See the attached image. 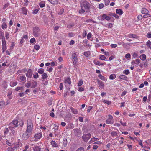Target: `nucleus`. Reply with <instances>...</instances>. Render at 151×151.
I'll use <instances>...</instances> for the list:
<instances>
[{
	"label": "nucleus",
	"mask_w": 151,
	"mask_h": 151,
	"mask_svg": "<svg viewBox=\"0 0 151 151\" xmlns=\"http://www.w3.org/2000/svg\"><path fill=\"white\" fill-rule=\"evenodd\" d=\"M81 9L79 10V12L81 14L84 13L86 10L87 12V10H88L90 9L89 3H88L86 0H83L82 1L81 4Z\"/></svg>",
	"instance_id": "nucleus-1"
},
{
	"label": "nucleus",
	"mask_w": 151,
	"mask_h": 151,
	"mask_svg": "<svg viewBox=\"0 0 151 151\" xmlns=\"http://www.w3.org/2000/svg\"><path fill=\"white\" fill-rule=\"evenodd\" d=\"M33 129V124L32 121L29 119L27 121V127L26 130L27 132L32 133Z\"/></svg>",
	"instance_id": "nucleus-2"
},
{
	"label": "nucleus",
	"mask_w": 151,
	"mask_h": 151,
	"mask_svg": "<svg viewBox=\"0 0 151 151\" xmlns=\"http://www.w3.org/2000/svg\"><path fill=\"white\" fill-rule=\"evenodd\" d=\"M19 122L18 120L14 119L9 124V129H14L18 126Z\"/></svg>",
	"instance_id": "nucleus-3"
},
{
	"label": "nucleus",
	"mask_w": 151,
	"mask_h": 151,
	"mask_svg": "<svg viewBox=\"0 0 151 151\" xmlns=\"http://www.w3.org/2000/svg\"><path fill=\"white\" fill-rule=\"evenodd\" d=\"M73 63L74 66L76 65V63L78 62V59L75 53L73 54L72 55Z\"/></svg>",
	"instance_id": "nucleus-4"
},
{
	"label": "nucleus",
	"mask_w": 151,
	"mask_h": 151,
	"mask_svg": "<svg viewBox=\"0 0 151 151\" xmlns=\"http://www.w3.org/2000/svg\"><path fill=\"white\" fill-rule=\"evenodd\" d=\"M40 30L37 27H35L33 28V35L35 37H38L39 35Z\"/></svg>",
	"instance_id": "nucleus-5"
},
{
	"label": "nucleus",
	"mask_w": 151,
	"mask_h": 151,
	"mask_svg": "<svg viewBox=\"0 0 151 151\" xmlns=\"http://www.w3.org/2000/svg\"><path fill=\"white\" fill-rule=\"evenodd\" d=\"M91 137V134L90 133L88 134H84L82 136V138L85 142H87L88 141Z\"/></svg>",
	"instance_id": "nucleus-6"
},
{
	"label": "nucleus",
	"mask_w": 151,
	"mask_h": 151,
	"mask_svg": "<svg viewBox=\"0 0 151 151\" xmlns=\"http://www.w3.org/2000/svg\"><path fill=\"white\" fill-rule=\"evenodd\" d=\"M31 134V133L26 131L24 132L22 135L23 138L24 140L27 139L29 137Z\"/></svg>",
	"instance_id": "nucleus-7"
},
{
	"label": "nucleus",
	"mask_w": 151,
	"mask_h": 151,
	"mask_svg": "<svg viewBox=\"0 0 151 151\" xmlns=\"http://www.w3.org/2000/svg\"><path fill=\"white\" fill-rule=\"evenodd\" d=\"M106 123L107 124H112L114 123V119L111 115H109V118L106 120Z\"/></svg>",
	"instance_id": "nucleus-8"
},
{
	"label": "nucleus",
	"mask_w": 151,
	"mask_h": 151,
	"mask_svg": "<svg viewBox=\"0 0 151 151\" xmlns=\"http://www.w3.org/2000/svg\"><path fill=\"white\" fill-rule=\"evenodd\" d=\"M42 136V135L41 133H38L36 134L34 136V137L35 138V139L33 141H37V139H40V138H41Z\"/></svg>",
	"instance_id": "nucleus-9"
},
{
	"label": "nucleus",
	"mask_w": 151,
	"mask_h": 151,
	"mask_svg": "<svg viewBox=\"0 0 151 151\" xmlns=\"http://www.w3.org/2000/svg\"><path fill=\"white\" fill-rule=\"evenodd\" d=\"M32 75V72L31 70L29 69L26 74V76L27 77L31 78V77Z\"/></svg>",
	"instance_id": "nucleus-10"
},
{
	"label": "nucleus",
	"mask_w": 151,
	"mask_h": 151,
	"mask_svg": "<svg viewBox=\"0 0 151 151\" xmlns=\"http://www.w3.org/2000/svg\"><path fill=\"white\" fill-rule=\"evenodd\" d=\"M102 20H103L104 19L109 21L111 19V17L109 16H107L106 14H104L102 15Z\"/></svg>",
	"instance_id": "nucleus-11"
},
{
	"label": "nucleus",
	"mask_w": 151,
	"mask_h": 151,
	"mask_svg": "<svg viewBox=\"0 0 151 151\" xmlns=\"http://www.w3.org/2000/svg\"><path fill=\"white\" fill-rule=\"evenodd\" d=\"M2 43L3 46V52H4V50L6 49V42L5 39H2Z\"/></svg>",
	"instance_id": "nucleus-12"
},
{
	"label": "nucleus",
	"mask_w": 151,
	"mask_h": 151,
	"mask_svg": "<svg viewBox=\"0 0 151 151\" xmlns=\"http://www.w3.org/2000/svg\"><path fill=\"white\" fill-rule=\"evenodd\" d=\"M149 11L145 8L142 9L141 13L142 14H147L149 13Z\"/></svg>",
	"instance_id": "nucleus-13"
},
{
	"label": "nucleus",
	"mask_w": 151,
	"mask_h": 151,
	"mask_svg": "<svg viewBox=\"0 0 151 151\" xmlns=\"http://www.w3.org/2000/svg\"><path fill=\"white\" fill-rule=\"evenodd\" d=\"M127 36L130 38H137V35L133 34H129L127 35Z\"/></svg>",
	"instance_id": "nucleus-14"
},
{
	"label": "nucleus",
	"mask_w": 151,
	"mask_h": 151,
	"mask_svg": "<svg viewBox=\"0 0 151 151\" xmlns=\"http://www.w3.org/2000/svg\"><path fill=\"white\" fill-rule=\"evenodd\" d=\"M41 148L40 147L37 146H35L33 147L34 151H41Z\"/></svg>",
	"instance_id": "nucleus-15"
},
{
	"label": "nucleus",
	"mask_w": 151,
	"mask_h": 151,
	"mask_svg": "<svg viewBox=\"0 0 151 151\" xmlns=\"http://www.w3.org/2000/svg\"><path fill=\"white\" fill-rule=\"evenodd\" d=\"M98 83L100 88H103L104 86V84L100 80H98Z\"/></svg>",
	"instance_id": "nucleus-16"
},
{
	"label": "nucleus",
	"mask_w": 151,
	"mask_h": 151,
	"mask_svg": "<svg viewBox=\"0 0 151 151\" xmlns=\"http://www.w3.org/2000/svg\"><path fill=\"white\" fill-rule=\"evenodd\" d=\"M51 144L54 147H58V145L57 144L55 141H52L51 142Z\"/></svg>",
	"instance_id": "nucleus-17"
},
{
	"label": "nucleus",
	"mask_w": 151,
	"mask_h": 151,
	"mask_svg": "<svg viewBox=\"0 0 151 151\" xmlns=\"http://www.w3.org/2000/svg\"><path fill=\"white\" fill-rule=\"evenodd\" d=\"M123 12L122 10L120 9H116V13L120 15H121L123 14Z\"/></svg>",
	"instance_id": "nucleus-18"
},
{
	"label": "nucleus",
	"mask_w": 151,
	"mask_h": 151,
	"mask_svg": "<svg viewBox=\"0 0 151 151\" xmlns=\"http://www.w3.org/2000/svg\"><path fill=\"white\" fill-rule=\"evenodd\" d=\"M37 82L36 81H33L31 83V88H35L37 86Z\"/></svg>",
	"instance_id": "nucleus-19"
},
{
	"label": "nucleus",
	"mask_w": 151,
	"mask_h": 151,
	"mask_svg": "<svg viewBox=\"0 0 151 151\" xmlns=\"http://www.w3.org/2000/svg\"><path fill=\"white\" fill-rule=\"evenodd\" d=\"M50 3L53 4H57L58 2L57 0H48Z\"/></svg>",
	"instance_id": "nucleus-20"
},
{
	"label": "nucleus",
	"mask_w": 151,
	"mask_h": 151,
	"mask_svg": "<svg viewBox=\"0 0 151 151\" xmlns=\"http://www.w3.org/2000/svg\"><path fill=\"white\" fill-rule=\"evenodd\" d=\"M71 82L70 78L69 77L67 78L65 80V83H67L68 84L70 85L71 84Z\"/></svg>",
	"instance_id": "nucleus-21"
},
{
	"label": "nucleus",
	"mask_w": 151,
	"mask_h": 151,
	"mask_svg": "<svg viewBox=\"0 0 151 151\" xmlns=\"http://www.w3.org/2000/svg\"><path fill=\"white\" fill-rule=\"evenodd\" d=\"M90 54V52L89 51L85 52L83 53V55L86 57H89Z\"/></svg>",
	"instance_id": "nucleus-22"
},
{
	"label": "nucleus",
	"mask_w": 151,
	"mask_h": 151,
	"mask_svg": "<svg viewBox=\"0 0 151 151\" xmlns=\"http://www.w3.org/2000/svg\"><path fill=\"white\" fill-rule=\"evenodd\" d=\"M48 75L45 73H43L42 75V78L43 79H45L47 78Z\"/></svg>",
	"instance_id": "nucleus-23"
},
{
	"label": "nucleus",
	"mask_w": 151,
	"mask_h": 151,
	"mask_svg": "<svg viewBox=\"0 0 151 151\" xmlns=\"http://www.w3.org/2000/svg\"><path fill=\"white\" fill-rule=\"evenodd\" d=\"M98 77L100 79L105 81L106 80V79L104 76H103L101 74H100L98 75Z\"/></svg>",
	"instance_id": "nucleus-24"
},
{
	"label": "nucleus",
	"mask_w": 151,
	"mask_h": 151,
	"mask_svg": "<svg viewBox=\"0 0 151 151\" xmlns=\"http://www.w3.org/2000/svg\"><path fill=\"white\" fill-rule=\"evenodd\" d=\"M119 78L121 79L126 80L127 78V77L124 75H121L119 76Z\"/></svg>",
	"instance_id": "nucleus-25"
},
{
	"label": "nucleus",
	"mask_w": 151,
	"mask_h": 151,
	"mask_svg": "<svg viewBox=\"0 0 151 151\" xmlns=\"http://www.w3.org/2000/svg\"><path fill=\"white\" fill-rule=\"evenodd\" d=\"M17 83V82L11 81L10 83V86L12 87H13L15 86Z\"/></svg>",
	"instance_id": "nucleus-26"
},
{
	"label": "nucleus",
	"mask_w": 151,
	"mask_h": 151,
	"mask_svg": "<svg viewBox=\"0 0 151 151\" xmlns=\"http://www.w3.org/2000/svg\"><path fill=\"white\" fill-rule=\"evenodd\" d=\"M140 58L142 60H144L146 58V56L145 55L143 54L140 56Z\"/></svg>",
	"instance_id": "nucleus-27"
},
{
	"label": "nucleus",
	"mask_w": 151,
	"mask_h": 151,
	"mask_svg": "<svg viewBox=\"0 0 151 151\" xmlns=\"http://www.w3.org/2000/svg\"><path fill=\"white\" fill-rule=\"evenodd\" d=\"M38 73L40 74H42L44 73V70L42 68H40L38 70Z\"/></svg>",
	"instance_id": "nucleus-28"
},
{
	"label": "nucleus",
	"mask_w": 151,
	"mask_h": 151,
	"mask_svg": "<svg viewBox=\"0 0 151 151\" xmlns=\"http://www.w3.org/2000/svg\"><path fill=\"white\" fill-rule=\"evenodd\" d=\"M22 10L23 11V13L25 15H26L27 14V10L25 7H23L22 8Z\"/></svg>",
	"instance_id": "nucleus-29"
},
{
	"label": "nucleus",
	"mask_w": 151,
	"mask_h": 151,
	"mask_svg": "<svg viewBox=\"0 0 151 151\" xmlns=\"http://www.w3.org/2000/svg\"><path fill=\"white\" fill-rule=\"evenodd\" d=\"M103 102L104 103L108 105H109L111 104V102L109 100H103Z\"/></svg>",
	"instance_id": "nucleus-30"
},
{
	"label": "nucleus",
	"mask_w": 151,
	"mask_h": 151,
	"mask_svg": "<svg viewBox=\"0 0 151 151\" xmlns=\"http://www.w3.org/2000/svg\"><path fill=\"white\" fill-rule=\"evenodd\" d=\"M4 33L2 30L1 29L0 30V36L1 37H2L3 39H5L4 37Z\"/></svg>",
	"instance_id": "nucleus-31"
},
{
	"label": "nucleus",
	"mask_w": 151,
	"mask_h": 151,
	"mask_svg": "<svg viewBox=\"0 0 151 151\" xmlns=\"http://www.w3.org/2000/svg\"><path fill=\"white\" fill-rule=\"evenodd\" d=\"M7 27V25L5 22H4L2 24V28L3 29H6Z\"/></svg>",
	"instance_id": "nucleus-32"
},
{
	"label": "nucleus",
	"mask_w": 151,
	"mask_h": 151,
	"mask_svg": "<svg viewBox=\"0 0 151 151\" xmlns=\"http://www.w3.org/2000/svg\"><path fill=\"white\" fill-rule=\"evenodd\" d=\"M71 111L74 114H77L78 113V111L76 110L74 108H70Z\"/></svg>",
	"instance_id": "nucleus-33"
},
{
	"label": "nucleus",
	"mask_w": 151,
	"mask_h": 151,
	"mask_svg": "<svg viewBox=\"0 0 151 151\" xmlns=\"http://www.w3.org/2000/svg\"><path fill=\"white\" fill-rule=\"evenodd\" d=\"M116 78V75L114 74H112L109 76V79H114Z\"/></svg>",
	"instance_id": "nucleus-34"
},
{
	"label": "nucleus",
	"mask_w": 151,
	"mask_h": 151,
	"mask_svg": "<svg viewBox=\"0 0 151 151\" xmlns=\"http://www.w3.org/2000/svg\"><path fill=\"white\" fill-rule=\"evenodd\" d=\"M98 139L97 138L93 137V138L91 139L89 142L90 143H92L93 142L96 141Z\"/></svg>",
	"instance_id": "nucleus-35"
},
{
	"label": "nucleus",
	"mask_w": 151,
	"mask_h": 151,
	"mask_svg": "<svg viewBox=\"0 0 151 151\" xmlns=\"http://www.w3.org/2000/svg\"><path fill=\"white\" fill-rule=\"evenodd\" d=\"M110 15L114 16L116 19H118L119 18V16L115 13H111V14H110Z\"/></svg>",
	"instance_id": "nucleus-36"
},
{
	"label": "nucleus",
	"mask_w": 151,
	"mask_h": 151,
	"mask_svg": "<svg viewBox=\"0 0 151 151\" xmlns=\"http://www.w3.org/2000/svg\"><path fill=\"white\" fill-rule=\"evenodd\" d=\"M129 73V70L128 69L125 70L123 72V73L124 74H126V75H128Z\"/></svg>",
	"instance_id": "nucleus-37"
},
{
	"label": "nucleus",
	"mask_w": 151,
	"mask_h": 151,
	"mask_svg": "<svg viewBox=\"0 0 151 151\" xmlns=\"http://www.w3.org/2000/svg\"><path fill=\"white\" fill-rule=\"evenodd\" d=\"M5 105V103L3 101L0 102V109L2 108Z\"/></svg>",
	"instance_id": "nucleus-38"
},
{
	"label": "nucleus",
	"mask_w": 151,
	"mask_h": 151,
	"mask_svg": "<svg viewBox=\"0 0 151 151\" xmlns=\"http://www.w3.org/2000/svg\"><path fill=\"white\" fill-rule=\"evenodd\" d=\"M67 143V139L64 140L63 143V146L65 147L66 146Z\"/></svg>",
	"instance_id": "nucleus-39"
},
{
	"label": "nucleus",
	"mask_w": 151,
	"mask_h": 151,
	"mask_svg": "<svg viewBox=\"0 0 151 151\" xmlns=\"http://www.w3.org/2000/svg\"><path fill=\"white\" fill-rule=\"evenodd\" d=\"M14 147H12L11 146L8 147L7 148V150L8 151H14Z\"/></svg>",
	"instance_id": "nucleus-40"
},
{
	"label": "nucleus",
	"mask_w": 151,
	"mask_h": 151,
	"mask_svg": "<svg viewBox=\"0 0 151 151\" xmlns=\"http://www.w3.org/2000/svg\"><path fill=\"white\" fill-rule=\"evenodd\" d=\"M68 128H67V129H72L74 127L73 124H69L68 126Z\"/></svg>",
	"instance_id": "nucleus-41"
},
{
	"label": "nucleus",
	"mask_w": 151,
	"mask_h": 151,
	"mask_svg": "<svg viewBox=\"0 0 151 151\" xmlns=\"http://www.w3.org/2000/svg\"><path fill=\"white\" fill-rule=\"evenodd\" d=\"M39 5L40 7L41 8L45 6V3L42 2H40V3L39 4Z\"/></svg>",
	"instance_id": "nucleus-42"
},
{
	"label": "nucleus",
	"mask_w": 151,
	"mask_h": 151,
	"mask_svg": "<svg viewBox=\"0 0 151 151\" xmlns=\"http://www.w3.org/2000/svg\"><path fill=\"white\" fill-rule=\"evenodd\" d=\"M20 79L22 81H24L26 80V77L24 76H20Z\"/></svg>",
	"instance_id": "nucleus-43"
},
{
	"label": "nucleus",
	"mask_w": 151,
	"mask_h": 151,
	"mask_svg": "<svg viewBox=\"0 0 151 151\" xmlns=\"http://www.w3.org/2000/svg\"><path fill=\"white\" fill-rule=\"evenodd\" d=\"M83 83V81L81 79L78 82V86H80L82 85Z\"/></svg>",
	"instance_id": "nucleus-44"
},
{
	"label": "nucleus",
	"mask_w": 151,
	"mask_h": 151,
	"mask_svg": "<svg viewBox=\"0 0 151 151\" xmlns=\"http://www.w3.org/2000/svg\"><path fill=\"white\" fill-rule=\"evenodd\" d=\"M99 59L101 60H104L105 59L106 57L104 55H101L100 56Z\"/></svg>",
	"instance_id": "nucleus-45"
},
{
	"label": "nucleus",
	"mask_w": 151,
	"mask_h": 151,
	"mask_svg": "<svg viewBox=\"0 0 151 151\" xmlns=\"http://www.w3.org/2000/svg\"><path fill=\"white\" fill-rule=\"evenodd\" d=\"M140 62V60L139 59H136L135 60V64L138 65Z\"/></svg>",
	"instance_id": "nucleus-46"
},
{
	"label": "nucleus",
	"mask_w": 151,
	"mask_h": 151,
	"mask_svg": "<svg viewBox=\"0 0 151 151\" xmlns=\"http://www.w3.org/2000/svg\"><path fill=\"white\" fill-rule=\"evenodd\" d=\"M150 17H151V15L148 14H146L143 16L144 18H147Z\"/></svg>",
	"instance_id": "nucleus-47"
},
{
	"label": "nucleus",
	"mask_w": 151,
	"mask_h": 151,
	"mask_svg": "<svg viewBox=\"0 0 151 151\" xmlns=\"http://www.w3.org/2000/svg\"><path fill=\"white\" fill-rule=\"evenodd\" d=\"M15 90L18 91L19 90H23V87H16L15 89Z\"/></svg>",
	"instance_id": "nucleus-48"
},
{
	"label": "nucleus",
	"mask_w": 151,
	"mask_h": 151,
	"mask_svg": "<svg viewBox=\"0 0 151 151\" xmlns=\"http://www.w3.org/2000/svg\"><path fill=\"white\" fill-rule=\"evenodd\" d=\"M34 48L37 50H38L40 49V47L39 45H36L34 46Z\"/></svg>",
	"instance_id": "nucleus-49"
},
{
	"label": "nucleus",
	"mask_w": 151,
	"mask_h": 151,
	"mask_svg": "<svg viewBox=\"0 0 151 151\" xmlns=\"http://www.w3.org/2000/svg\"><path fill=\"white\" fill-rule=\"evenodd\" d=\"M39 77V75L38 73H36L33 75V77L35 79H37Z\"/></svg>",
	"instance_id": "nucleus-50"
},
{
	"label": "nucleus",
	"mask_w": 151,
	"mask_h": 151,
	"mask_svg": "<svg viewBox=\"0 0 151 151\" xmlns=\"http://www.w3.org/2000/svg\"><path fill=\"white\" fill-rule=\"evenodd\" d=\"M111 135L112 136H117V133L116 132H114V131H113V132H112L111 133Z\"/></svg>",
	"instance_id": "nucleus-51"
},
{
	"label": "nucleus",
	"mask_w": 151,
	"mask_h": 151,
	"mask_svg": "<svg viewBox=\"0 0 151 151\" xmlns=\"http://www.w3.org/2000/svg\"><path fill=\"white\" fill-rule=\"evenodd\" d=\"M76 151H85V150L83 147H81L78 148Z\"/></svg>",
	"instance_id": "nucleus-52"
},
{
	"label": "nucleus",
	"mask_w": 151,
	"mask_h": 151,
	"mask_svg": "<svg viewBox=\"0 0 151 151\" xmlns=\"http://www.w3.org/2000/svg\"><path fill=\"white\" fill-rule=\"evenodd\" d=\"M92 22L93 23H96L95 21L93 20L92 19H87L86 20V22Z\"/></svg>",
	"instance_id": "nucleus-53"
},
{
	"label": "nucleus",
	"mask_w": 151,
	"mask_h": 151,
	"mask_svg": "<svg viewBox=\"0 0 151 151\" xmlns=\"http://www.w3.org/2000/svg\"><path fill=\"white\" fill-rule=\"evenodd\" d=\"M6 144L7 145L9 146H11L12 145V143L11 142H9L8 140H7L6 141Z\"/></svg>",
	"instance_id": "nucleus-54"
},
{
	"label": "nucleus",
	"mask_w": 151,
	"mask_h": 151,
	"mask_svg": "<svg viewBox=\"0 0 151 151\" xmlns=\"http://www.w3.org/2000/svg\"><path fill=\"white\" fill-rule=\"evenodd\" d=\"M91 33H89L87 35V38L89 40L91 37Z\"/></svg>",
	"instance_id": "nucleus-55"
},
{
	"label": "nucleus",
	"mask_w": 151,
	"mask_h": 151,
	"mask_svg": "<svg viewBox=\"0 0 151 151\" xmlns=\"http://www.w3.org/2000/svg\"><path fill=\"white\" fill-rule=\"evenodd\" d=\"M151 45V42L150 40H148L147 42L146 43V45L147 46L150 47V45Z\"/></svg>",
	"instance_id": "nucleus-56"
},
{
	"label": "nucleus",
	"mask_w": 151,
	"mask_h": 151,
	"mask_svg": "<svg viewBox=\"0 0 151 151\" xmlns=\"http://www.w3.org/2000/svg\"><path fill=\"white\" fill-rule=\"evenodd\" d=\"M107 26L109 28H111L112 27L113 24L112 23H109L107 24Z\"/></svg>",
	"instance_id": "nucleus-57"
},
{
	"label": "nucleus",
	"mask_w": 151,
	"mask_h": 151,
	"mask_svg": "<svg viewBox=\"0 0 151 151\" xmlns=\"http://www.w3.org/2000/svg\"><path fill=\"white\" fill-rule=\"evenodd\" d=\"M35 40V39L34 38H32L30 40V42L31 43H34Z\"/></svg>",
	"instance_id": "nucleus-58"
},
{
	"label": "nucleus",
	"mask_w": 151,
	"mask_h": 151,
	"mask_svg": "<svg viewBox=\"0 0 151 151\" xmlns=\"http://www.w3.org/2000/svg\"><path fill=\"white\" fill-rule=\"evenodd\" d=\"M105 5H107L109 3V0H105Z\"/></svg>",
	"instance_id": "nucleus-59"
},
{
	"label": "nucleus",
	"mask_w": 151,
	"mask_h": 151,
	"mask_svg": "<svg viewBox=\"0 0 151 151\" xmlns=\"http://www.w3.org/2000/svg\"><path fill=\"white\" fill-rule=\"evenodd\" d=\"M111 46L112 48H115L117 47V45L116 44H111Z\"/></svg>",
	"instance_id": "nucleus-60"
},
{
	"label": "nucleus",
	"mask_w": 151,
	"mask_h": 151,
	"mask_svg": "<svg viewBox=\"0 0 151 151\" xmlns=\"http://www.w3.org/2000/svg\"><path fill=\"white\" fill-rule=\"evenodd\" d=\"M86 34H87V32H86V31L85 30H84L83 31V32L82 34V36L83 37H84L86 36Z\"/></svg>",
	"instance_id": "nucleus-61"
},
{
	"label": "nucleus",
	"mask_w": 151,
	"mask_h": 151,
	"mask_svg": "<svg viewBox=\"0 0 151 151\" xmlns=\"http://www.w3.org/2000/svg\"><path fill=\"white\" fill-rule=\"evenodd\" d=\"M58 126H57L56 125H55V127L54 128V131L55 132H56V131H57V130H58Z\"/></svg>",
	"instance_id": "nucleus-62"
},
{
	"label": "nucleus",
	"mask_w": 151,
	"mask_h": 151,
	"mask_svg": "<svg viewBox=\"0 0 151 151\" xmlns=\"http://www.w3.org/2000/svg\"><path fill=\"white\" fill-rule=\"evenodd\" d=\"M31 83L30 82H28L27 84L25 85V86L27 88H29L31 86Z\"/></svg>",
	"instance_id": "nucleus-63"
},
{
	"label": "nucleus",
	"mask_w": 151,
	"mask_h": 151,
	"mask_svg": "<svg viewBox=\"0 0 151 151\" xmlns=\"http://www.w3.org/2000/svg\"><path fill=\"white\" fill-rule=\"evenodd\" d=\"M131 57L129 53L125 55V58H130Z\"/></svg>",
	"instance_id": "nucleus-64"
}]
</instances>
